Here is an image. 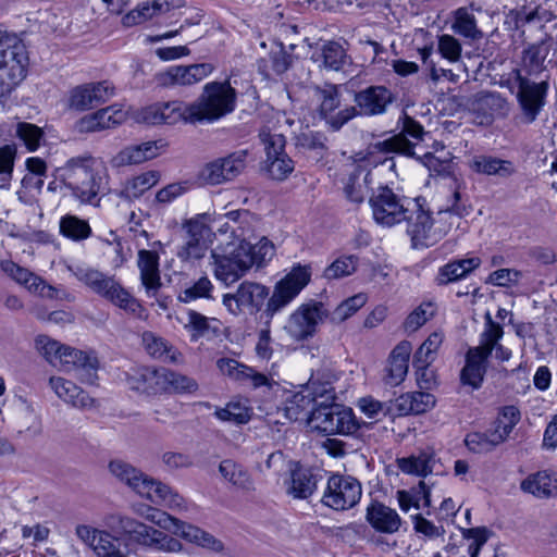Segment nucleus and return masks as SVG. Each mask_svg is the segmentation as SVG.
<instances>
[{
  "mask_svg": "<svg viewBox=\"0 0 557 557\" xmlns=\"http://www.w3.org/2000/svg\"><path fill=\"white\" fill-rule=\"evenodd\" d=\"M69 271L91 292L109 300L114 306L140 319L146 317L144 307L114 276L107 275L85 264L69 265Z\"/></svg>",
  "mask_w": 557,
  "mask_h": 557,
  "instance_id": "nucleus-1",
  "label": "nucleus"
},
{
  "mask_svg": "<svg viewBox=\"0 0 557 557\" xmlns=\"http://www.w3.org/2000/svg\"><path fill=\"white\" fill-rule=\"evenodd\" d=\"M236 91L228 82L208 83L198 103L188 107L181 116L195 123L215 121L231 113L235 108Z\"/></svg>",
  "mask_w": 557,
  "mask_h": 557,
  "instance_id": "nucleus-2",
  "label": "nucleus"
},
{
  "mask_svg": "<svg viewBox=\"0 0 557 557\" xmlns=\"http://www.w3.org/2000/svg\"><path fill=\"white\" fill-rule=\"evenodd\" d=\"M504 330L500 324L493 321L490 313L485 314L484 330L480 334V344L467 351L466 364L461 370L460 380L463 385L479 388L486 372L487 359L491 356L494 344L500 341Z\"/></svg>",
  "mask_w": 557,
  "mask_h": 557,
  "instance_id": "nucleus-3",
  "label": "nucleus"
},
{
  "mask_svg": "<svg viewBox=\"0 0 557 557\" xmlns=\"http://www.w3.org/2000/svg\"><path fill=\"white\" fill-rule=\"evenodd\" d=\"M109 472L128 486L137 496L154 505H163L171 496V487L144 473L133 465L113 459L108 465Z\"/></svg>",
  "mask_w": 557,
  "mask_h": 557,
  "instance_id": "nucleus-4",
  "label": "nucleus"
},
{
  "mask_svg": "<svg viewBox=\"0 0 557 557\" xmlns=\"http://www.w3.org/2000/svg\"><path fill=\"white\" fill-rule=\"evenodd\" d=\"M511 82L518 88L516 98L521 112V121L525 124H531L536 121L547 103L548 79L534 82L522 75L521 70L516 69L509 74L505 84V86L513 91Z\"/></svg>",
  "mask_w": 557,
  "mask_h": 557,
  "instance_id": "nucleus-5",
  "label": "nucleus"
},
{
  "mask_svg": "<svg viewBox=\"0 0 557 557\" xmlns=\"http://www.w3.org/2000/svg\"><path fill=\"white\" fill-rule=\"evenodd\" d=\"M28 53L17 36L7 37L0 49V97L10 95L26 77Z\"/></svg>",
  "mask_w": 557,
  "mask_h": 557,
  "instance_id": "nucleus-6",
  "label": "nucleus"
},
{
  "mask_svg": "<svg viewBox=\"0 0 557 557\" xmlns=\"http://www.w3.org/2000/svg\"><path fill=\"white\" fill-rule=\"evenodd\" d=\"M447 213H435L419 207L407 219V233L414 248H428L438 243L448 232Z\"/></svg>",
  "mask_w": 557,
  "mask_h": 557,
  "instance_id": "nucleus-7",
  "label": "nucleus"
},
{
  "mask_svg": "<svg viewBox=\"0 0 557 557\" xmlns=\"http://www.w3.org/2000/svg\"><path fill=\"white\" fill-rule=\"evenodd\" d=\"M245 249L239 248V243L232 242L211 251L210 264L218 281L231 285L246 274L251 259L247 257Z\"/></svg>",
  "mask_w": 557,
  "mask_h": 557,
  "instance_id": "nucleus-8",
  "label": "nucleus"
},
{
  "mask_svg": "<svg viewBox=\"0 0 557 557\" xmlns=\"http://www.w3.org/2000/svg\"><path fill=\"white\" fill-rule=\"evenodd\" d=\"M395 162L393 159L384 160L380 165L371 166L368 160H359L350 164L347 177L343 182V190L348 201L359 205L362 203L373 184V176L384 170L394 171Z\"/></svg>",
  "mask_w": 557,
  "mask_h": 557,
  "instance_id": "nucleus-9",
  "label": "nucleus"
},
{
  "mask_svg": "<svg viewBox=\"0 0 557 557\" xmlns=\"http://www.w3.org/2000/svg\"><path fill=\"white\" fill-rule=\"evenodd\" d=\"M276 131V125L268 122L260 131L259 137L267 153L264 161L267 172L271 178L284 181L294 171V162L284 152L285 137L283 133Z\"/></svg>",
  "mask_w": 557,
  "mask_h": 557,
  "instance_id": "nucleus-10",
  "label": "nucleus"
},
{
  "mask_svg": "<svg viewBox=\"0 0 557 557\" xmlns=\"http://www.w3.org/2000/svg\"><path fill=\"white\" fill-rule=\"evenodd\" d=\"M311 280L310 265L296 264L275 285L265 308L268 317L272 318L288 306Z\"/></svg>",
  "mask_w": 557,
  "mask_h": 557,
  "instance_id": "nucleus-11",
  "label": "nucleus"
},
{
  "mask_svg": "<svg viewBox=\"0 0 557 557\" xmlns=\"http://www.w3.org/2000/svg\"><path fill=\"white\" fill-rule=\"evenodd\" d=\"M313 98L318 102L317 112L319 116L333 131H338L356 116L357 111L355 107H342L341 94L336 85L317 86L313 89Z\"/></svg>",
  "mask_w": 557,
  "mask_h": 557,
  "instance_id": "nucleus-12",
  "label": "nucleus"
},
{
  "mask_svg": "<svg viewBox=\"0 0 557 557\" xmlns=\"http://www.w3.org/2000/svg\"><path fill=\"white\" fill-rule=\"evenodd\" d=\"M407 203L405 197L396 195L387 185L380 186L369 198L374 221L388 227L407 221Z\"/></svg>",
  "mask_w": 557,
  "mask_h": 557,
  "instance_id": "nucleus-13",
  "label": "nucleus"
},
{
  "mask_svg": "<svg viewBox=\"0 0 557 557\" xmlns=\"http://www.w3.org/2000/svg\"><path fill=\"white\" fill-rule=\"evenodd\" d=\"M362 495L361 483L345 474H332L322 495V504L334 510L344 511L355 507Z\"/></svg>",
  "mask_w": 557,
  "mask_h": 557,
  "instance_id": "nucleus-14",
  "label": "nucleus"
},
{
  "mask_svg": "<svg viewBox=\"0 0 557 557\" xmlns=\"http://www.w3.org/2000/svg\"><path fill=\"white\" fill-rule=\"evenodd\" d=\"M314 429L324 434L350 435L360 428L352 409L339 405H329L314 409L311 416Z\"/></svg>",
  "mask_w": 557,
  "mask_h": 557,
  "instance_id": "nucleus-15",
  "label": "nucleus"
},
{
  "mask_svg": "<svg viewBox=\"0 0 557 557\" xmlns=\"http://www.w3.org/2000/svg\"><path fill=\"white\" fill-rule=\"evenodd\" d=\"M114 519L119 523L121 533L133 543L164 552H171L173 549L174 541L164 532L129 516L117 515Z\"/></svg>",
  "mask_w": 557,
  "mask_h": 557,
  "instance_id": "nucleus-16",
  "label": "nucleus"
},
{
  "mask_svg": "<svg viewBox=\"0 0 557 557\" xmlns=\"http://www.w3.org/2000/svg\"><path fill=\"white\" fill-rule=\"evenodd\" d=\"M327 317V311L322 302L310 301L300 305L288 317L284 330L296 342L312 337L319 323Z\"/></svg>",
  "mask_w": 557,
  "mask_h": 557,
  "instance_id": "nucleus-17",
  "label": "nucleus"
},
{
  "mask_svg": "<svg viewBox=\"0 0 557 557\" xmlns=\"http://www.w3.org/2000/svg\"><path fill=\"white\" fill-rule=\"evenodd\" d=\"M210 223L211 216L205 213L191 218L184 224L185 243L178 251L182 260H197L205 256L208 245L212 242Z\"/></svg>",
  "mask_w": 557,
  "mask_h": 557,
  "instance_id": "nucleus-18",
  "label": "nucleus"
},
{
  "mask_svg": "<svg viewBox=\"0 0 557 557\" xmlns=\"http://www.w3.org/2000/svg\"><path fill=\"white\" fill-rule=\"evenodd\" d=\"M131 389L147 395L166 393L174 383V375L164 368L134 367L126 374Z\"/></svg>",
  "mask_w": 557,
  "mask_h": 557,
  "instance_id": "nucleus-19",
  "label": "nucleus"
},
{
  "mask_svg": "<svg viewBox=\"0 0 557 557\" xmlns=\"http://www.w3.org/2000/svg\"><path fill=\"white\" fill-rule=\"evenodd\" d=\"M269 297V288L257 282L244 281L235 294H225L223 305L232 314H239L243 310L250 313L259 312Z\"/></svg>",
  "mask_w": 557,
  "mask_h": 557,
  "instance_id": "nucleus-20",
  "label": "nucleus"
},
{
  "mask_svg": "<svg viewBox=\"0 0 557 557\" xmlns=\"http://www.w3.org/2000/svg\"><path fill=\"white\" fill-rule=\"evenodd\" d=\"M75 534L92 550L95 557H129L128 552L121 547L119 539L107 530L77 524Z\"/></svg>",
  "mask_w": 557,
  "mask_h": 557,
  "instance_id": "nucleus-21",
  "label": "nucleus"
},
{
  "mask_svg": "<svg viewBox=\"0 0 557 557\" xmlns=\"http://www.w3.org/2000/svg\"><path fill=\"white\" fill-rule=\"evenodd\" d=\"M1 270L13 281L23 285L30 293L49 299H63L66 297L64 290L47 284L41 277L35 275L28 269L18 265L12 260H2Z\"/></svg>",
  "mask_w": 557,
  "mask_h": 557,
  "instance_id": "nucleus-22",
  "label": "nucleus"
},
{
  "mask_svg": "<svg viewBox=\"0 0 557 557\" xmlns=\"http://www.w3.org/2000/svg\"><path fill=\"white\" fill-rule=\"evenodd\" d=\"M247 151L239 150L208 163L201 171V180L210 185H219L238 176L246 168Z\"/></svg>",
  "mask_w": 557,
  "mask_h": 557,
  "instance_id": "nucleus-23",
  "label": "nucleus"
},
{
  "mask_svg": "<svg viewBox=\"0 0 557 557\" xmlns=\"http://www.w3.org/2000/svg\"><path fill=\"white\" fill-rule=\"evenodd\" d=\"M137 265L140 271V280L146 289L147 296L156 298L160 308L164 310L168 309L171 299L169 297L162 299V295L160 293L162 284L160 282L158 255L151 250H140L138 252Z\"/></svg>",
  "mask_w": 557,
  "mask_h": 557,
  "instance_id": "nucleus-24",
  "label": "nucleus"
},
{
  "mask_svg": "<svg viewBox=\"0 0 557 557\" xmlns=\"http://www.w3.org/2000/svg\"><path fill=\"white\" fill-rule=\"evenodd\" d=\"M113 94V86L108 82L79 85L70 91L69 106L78 111L89 110L109 100Z\"/></svg>",
  "mask_w": 557,
  "mask_h": 557,
  "instance_id": "nucleus-25",
  "label": "nucleus"
},
{
  "mask_svg": "<svg viewBox=\"0 0 557 557\" xmlns=\"http://www.w3.org/2000/svg\"><path fill=\"white\" fill-rule=\"evenodd\" d=\"M97 157L86 154L69 159L64 165L54 171V176L70 188L79 198L84 182L88 175L89 166L95 163Z\"/></svg>",
  "mask_w": 557,
  "mask_h": 557,
  "instance_id": "nucleus-26",
  "label": "nucleus"
},
{
  "mask_svg": "<svg viewBox=\"0 0 557 557\" xmlns=\"http://www.w3.org/2000/svg\"><path fill=\"white\" fill-rule=\"evenodd\" d=\"M165 148L166 144L162 139L129 145L111 159V164L114 168L140 164L159 157L165 151Z\"/></svg>",
  "mask_w": 557,
  "mask_h": 557,
  "instance_id": "nucleus-27",
  "label": "nucleus"
},
{
  "mask_svg": "<svg viewBox=\"0 0 557 557\" xmlns=\"http://www.w3.org/2000/svg\"><path fill=\"white\" fill-rule=\"evenodd\" d=\"M424 129L422 125L413 119L406 116L404 121L403 132L375 145L382 152H399L408 157L414 156V144L407 137L420 141L423 139Z\"/></svg>",
  "mask_w": 557,
  "mask_h": 557,
  "instance_id": "nucleus-28",
  "label": "nucleus"
},
{
  "mask_svg": "<svg viewBox=\"0 0 557 557\" xmlns=\"http://www.w3.org/2000/svg\"><path fill=\"white\" fill-rule=\"evenodd\" d=\"M49 383L55 395L74 408L91 410L98 407L97 399L91 397L87 392L83 391L70 380L61 376H52L50 377Z\"/></svg>",
  "mask_w": 557,
  "mask_h": 557,
  "instance_id": "nucleus-29",
  "label": "nucleus"
},
{
  "mask_svg": "<svg viewBox=\"0 0 557 557\" xmlns=\"http://www.w3.org/2000/svg\"><path fill=\"white\" fill-rule=\"evenodd\" d=\"M128 113L120 104L109 106L78 121L81 132L92 133L115 127L126 121Z\"/></svg>",
  "mask_w": 557,
  "mask_h": 557,
  "instance_id": "nucleus-30",
  "label": "nucleus"
},
{
  "mask_svg": "<svg viewBox=\"0 0 557 557\" xmlns=\"http://www.w3.org/2000/svg\"><path fill=\"white\" fill-rule=\"evenodd\" d=\"M109 181L110 176L106 162L101 158H97L95 163L89 166L78 199L84 203H95L98 196L109 189Z\"/></svg>",
  "mask_w": 557,
  "mask_h": 557,
  "instance_id": "nucleus-31",
  "label": "nucleus"
},
{
  "mask_svg": "<svg viewBox=\"0 0 557 557\" xmlns=\"http://www.w3.org/2000/svg\"><path fill=\"white\" fill-rule=\"evenodd\" d=\"M411 350L412 346L407 341L400 342L392 350L385 369L386 374L384 375L386 384L396 386L405 380L408 373Z\"/></svg>",
  "mask_w": 557,
  "mask_h": 557,
  "instance_id": "nucleus-32",
  "label": "nucleus"
},
{
  "mask_svg": "<svg viewBox=\"0 0 557 557\" xmlns=\"http://www.w3.org/2000/svg\"><path fill=\"white\" fill-rule=\"evenodd\" d=\"M366 520L375 531L387 534L397 532L401 524L397 511L379 502H373L367 507Z\"/></svg>",
  "mask_w": 557,
  "mask_h": 557,
  "instance_id": "nucleus-33",
  "label": "nucleus"
},
{
  "mask_svg": "<svg viewBox=\"0 0 557 557\" xmlns=\"http://www.w3.org/2000/svg\"><path fill=\"white\" fill-rule=\"evenodd\" d=\"M161 175L156 170H149L127 177L116 193L120 198L135 200L158 184Z\"/></svg>",
  "mask_w": 557,
  "mask_h": 557,
  "instance_id": "nucleus-34",
  "label": "nucleus"
},
{
  "mask_svg": "<svg viewBox=\"0 0 557 557\" xmlns=\"http://www.w3.org/2000/svg\"><path fill=\"white\" fill-rule=\"evenodd\" d=\"M335 379V374L329 370H317L305 385L314 397V404H318L319 408L332 405L335 400V391L332 386Z\"/></svg>",
  "mask_w": 557,
  "mask_h": 557,
  "instance_id": "nucleus-35",
  "label": "nucleus"
},
{
  "mask_svg": "<svg viewBox=\"0 0 557 557\" xmlns=\"http://www.w3.org/2000/svg\"><path fill=\"white\" fill-rule=\"evenodd\" d=\"M176 537L196 544L213 553H222L224 544L214 535L188 522L176 519Z\"/></svg>",
  "mask_w": 557,
  "mask_h": 557,
  "instance_id": "nucleus-36",
  "label": "nucleus"
},
{
  "mask_svg": "<svg viewBox=\"0 0 557 557\" xmlns=\"http://www.w3.org/2000/svg\"><path fill=\"white\" fill-rule=\"evenodd\" d=\"M314 397L310 391L301 386L299 391L286 392L282 411L284 417L289 421H298L312 410Z\"/></svg>",
  "mask_w": 557,
  "mask_h": 557,
  "instance_id": "nucleus-37",
  "label": "nucleus"
},
{
  "mask_svg": "<svg viewBox=\"0 0 557 557\" xmlns=\"http://www.w3.org/2000/svg\"><path fill=\"white\" fill-rule=\"evenodd\" d=\"M355 101L364 114H380L392 102V94L383 86H372L358 92Z\"/></svg>",
  "mask_w": 557,
  "mask_h": 557,
  "instance_id": "nucleus-38",
  "label": "nucleus"
},
{
  "mask_svg": "<svg viewBox=\"0 0 557 557\" xmlns=\"http://www.w3.org/2000/svg\"><path fill=\"white\" fill-rule=\"evenodd\" d=\"M521 419L520 410L516 406H505L488 430L494 443L498 445L507 441L515 426Z\"/></svg>",
  "mask_w": 557,
  "mask_h": 557,
  "instance_id": "nucleus-39",
  "label": "nucleus"
},
{
  "mask_svg": "<svg viewBox=\"0 0 557 557\" xmlns=\"http://www.w3.org/2000/svg\"><path fill=\"white\" fill-rule=\"evenodd\" d=\"M469 168L483 175H494L498 177H509L515 172V165L511 161L503 160L492 156H476L469 162Z\"/></svg>",
  "mask_w": 557,
  "mask_h": 557,
  "instance_id": "nucleus-40",
  "label": "nucleus"
},
{
  "mask_svg": "<svg viewBox=\"0 0 557 557\" xmlns=\"http://www.w3.org/2000/svg\"><path fill=\"white\" fill-rule=\"evenodd\" d=\"M396 463L400 471L406 474L425 478L433 473L436 458L431 451H421L418 455L397 458Z\"/></svg>",
  "mask_w": 557,
  "mask_h": 557,
  "instance_id": "nucleus-41",
  "label": "nucleus"
},
{
  "mask_svg": "<svg viewBox=\"0 0 557 557\" xmlns=\"http://www.w3.org/2000/svg\"><path fill=\"white\" fill-rule=\"evenodd\" d=\"M480 263L481 260L474 257L451 261L440 269L436 281L440 285L458 281L476 269Z\"/></svg>",
  "mask_w": 557,
  "mask_h": 557,
  "instance_id": "nucleus-42",
  "label": "nucleus"
},
{
  "mask_svg": "<svg viewBox=\"0 0 557 557\" xmlns=\"http://www.w3.org/2000/svg\"><path fill=\"white\" fill-rule=\"evenodd\" d=\"M550 44L541 41L530 46L523 51L522 66L528 75H537L546 70V59L549 54Z\"/></svg>",
  "mask_w": 557,
  "mask_h": 557,
  "instance_id": "nucleus-43",
  "label": "nucleus"
},
{
  "mask_svg": "<svg viewBox=\"0 0 557 557\" xmlns=\"http://www.w3.org/2000/svg\"><path fill=\"white\" fill-rule=\"evenodd\" d=\"M174 114V107L171 102L156 103L148 106L132 113V119L137 123L148 125H159L170 123V119Z\"/></svg>",
  "mask_w": 557,
  "mask_h": 557,
  "instance_id": "nucleus-44",
  "label": "nucleus"
},
{
  "mask_svg": "<svg viewBox=\"0 0 557 557\" xmlns=\"http://www.w3.org/2000/svg\"><path fill=\"white\" fill-rule=\"evenodd\" d=\"M317 488V482L309 470L296 468L292 470L290 481L287 486V493L294 498H308Z\"/></svg>",
  "mask_w": 557,
  "mask_h": 557,
  "instance_id": "nucleus-45",
  "label": "nucleus"
},
{
  "mask_svg": "<svg viewBox=\"0 0 557 557\" xmlns=\"http://www.w3.org/2000/svg\"><path fill=\"white\" fill-rule=\"evenodd\" d=\"M397 500L400 509L405 512L411 508L419 509L423 502L425 507L431 506V486L425 481H420L418 486L410 491H398Z\"/></svg>",
  "mask_w": 557,
  "mask_h": 557,
  "instance_id": "nucleus-46",
  "label": "nucleus"
},
{
  "mask_svg": "<svg viewBox=\"0 0 557 557\" xmlns=\"http://www.w3.org/2000/svg\"><path fill=\"white\" fill-rule=\"evenodd\" d=\"M521 488L536 497H548L557 493V478L545 471L537 472L522 481Z\"/></svg>",
  "mask_w": 557,
  "mask_h": 557,
  "instance_id": "nucleus-47",
  "label": "nucleus"
},
{
  "mask_svg": "<svg viewBox=\"0 0 557 557\" xmlns=\"http://www.w3.org/2000/svg\"><path fill=\"white\" fill-rule=\"evenodd\" d=\"M472 212V206L463 199L459 186L455 189L453 195L447 201L445 209L438 210L437 213H447L446 219L449 223V231L455 227H460L461 220Z\"/></svg>",
  "mask_w": 557,
  "mask_h": 557,
  "instance_id": "nucleus-48",
  "label": "nucleus"
},
{
  "mask_svg": "<svg viewBox=\"0 0 557 557\" xmlns=\"http://www.w3.org/2000/svg\"><path fill=\"white\" fill-rule=\"evenodd\" d=\"M397 401L399 411L414 414L426 412L435 405L434 396L424 392L404 394L397 399Z\"/></svg>",
  "mask_w": 557,
  "mask_h": 557,
  "instance_id": "nucleus-49",
  "label": "nucleus"
},
{
  "mask_svg": "<svg viewBox=\"0 0 557 557\" xmlns=\"http://www.w3.org/2000/svg\"><path fill=\"white\" fill-rule=\"evenodd\" d=\"M472 111L484 116L502 112L507 108V101L500 95L495 92H479L470 100Z\"/></svg>",
  "mask_w": 557,
  "mask_h": 557,
  "instance_id": "nucleus-50",
  "label": "nucleus"
},
{
  "mask_svg": "<svg viewBox=\"0 0 557 557\" xmlns=\"http://www.w3.org/2000/svg\"><path fill=\"white\" fill-rule=\"evenodd\" d=\"M219 471L221 475L237 488L249 491L252 488V480L249 473L238 463L231 459L220 462Z\"/></svg>",
  "mask_w": 557,
  "mask_h": 557,
  "instance_id": "nucleus-51",
  "label": "nucleus"
},
{
  "mask_svg": "<svg viewBox=\"0 0 557 557\" xmlns=\"http://www.w3.org/2000/svg\"><path fill=\"white\" fill-rule=\"evenodd\" d=\"M60 233L69 239L79 242L91 235V227L87 221L66 214L60 220Z\"/></svg>",
  "mask_w": 557,
  "mask_h": 557,
  "instance_id": "nucleus-52",
  "label": "nucleus"
},
{
  "mask_svg": "<svg viewBox=\"0 0 557 557\" xmlns=\"http://www.w3.org/2000/svg\"><path fill=\"white\" fill-rule=\"evenodd\" d=\"M239 248H247V257L251 259L249 269L252 265L262 267L270 261L275 253L274 245L267 238L260 239L256 245L242 240L239 242Z\"/></svg>",
  "mask_w": 557,
  "mask_h": 557,
  "instance_id": "nucleus-53",
  "label": "nucleus"
},
{
  "mask_svg": "<svg viewBox=\"0 0 557 557\" xmlns=\"http://www.w3.org/2000/svg\"><path fill=\"white\" fill-rule=\"evenodd\" d=\"M214 416L221 421L244 424L250 420L251 409L246 401L232 400L225 407L216 409Z\"/></svg>",
  "mask_w": 557,
  "mask_h": 557,
  "instance_id": "nucleus-54",
  "label": "nucleus"
},
{
  "mask_svg": "<svg viewBox=\"0 0 557 557\" xmlns=\"http://www.w3.org/2000/svg\"><path fill=\"white\" fill-rule=\"evenodd\" d=\"M132 510L135 515L154 523L163 530H170L174 527V518L171 515L148 504L136 503L132 506Z\"/></svg>",
  "mask_w": 557,
  "mask_h": 557,
  "instance_id": "nucleus-55",
  "label": "nucleus"
},
{
  "mask_svg": "<svg viewBox=\"0 0 557 557\" xmlns=\"http://www.w3.org/2000/svg\"><path fill=\"white\" fill-rule=\"evenodd\" d=\"M368 301V296L363 293L356 294L342 301L331 313L330 320L333 323H342L352 317Z\"/></svg>",
  "mask_w": 557,
  "mask_h": 557,
  "instance_id": "nucleus-56",
  "label": "nucleus"
},
{
  "mask_svg": "<svg viewBox=\"0 0 557 557\" xmlns=\"http://www.w3.org/2000/svg\"><path fill=\"white\" fill-rule=\"evenodd\" d=\"M359 259L355 255L341 256L335 259L323 272L326 280H339L354 274L357 270Z\"/></svg>",
  "mask_w": 557,
  "mask_h": 557,
  "instance_id": "nucleus-57",
  "label": "nucleus"
},
{
  "mask_svg": "<svg viewBox=\"0 0 557 557\" xmlns=\"http://www.w3.org/2000/svg\"><path fill=\"white\" fill-rule=\"evenodd\" d=\"M213 70L210 63L176 65V84L191 85L202 81Z\"/></svg>",
  "mask_w": 557,
  "mask_h": 557,
  "instance_id": "nucleus-58",
  "label": "nucleus"
},
{
  "mask_svg": "<svg viewBox=\"0 0 557 557\" xmlns=\"http://www.w3.org/2000/svg\"><path fill=\"white\" fill-rule=\"evenodd\" d=\"M444 335L434 332L422 343L414 354V364L430 366L436 358L438 348L443 343Z\"/></svg>",
  "mask_w": 557,
  "mask_h": 557,
  "instance_id": "nucleus-59",
  "label": "nucleus"
},
{
  "mask_svg": "<svg viewBox=\"0 0 557 557\" xmlns=\"http://www.w3.org/2000/svg\"><path fill=\"white\" fill-rule=\"evenodd\" d=\"M436 312V305L432 301H423L405 320L404 326L408 332H416L424 325Z\"/></svg>",
  "mask_w": 557,
  "mask_h": 557,
  "instance_id": "nucleus-60",
  "label": "nucleus"
},
{
  "mask_svg": "<svg viewBox=\"0 0 557 557\" xmlns=\"http://www.w3.org/2000/svg\"><path fill=\"white\" fill-rule=\"evenodd\" d=\"M16 136L23 141L28 151H36L44 137L42 129L35 124L20 122L16 126Z\"/></svg>",
  "mask_w": 557,
  "mask_h": 557,
  "instance_id": "nucleus-61",
  "label": "nucleus"
},
{
  "mask_svg": "<svg viewBox=\"0 0 557 557\" xmlns=\"http://www.w3.org/2000/svg\"><path fill=\"white\" fill-rule=\"evenodd\" d=\"M453 28L456 33L468 38L475 39L482 36L481 32L476 27L475 17L463 8L457 10Z\"/></svg>",
  "mask_w": 557,
  "mask_h": 557,
  "instance_id": "nucleus-62",
  "label": "nucleus"
},
{
  "mask_svg": "<svg viewBox=\"0 0 557 557\" xmlns=\"http://www.w3.org/2000/svg\"><path fill=\"white\" fill-rule=\"evenodd\" d=\"M16 148L5 145L0 148V188H8L12 178Z\"/></svg>",
  "mask_w": 557,
  "mask_h": 557,
  "instance_id": "nucleus-63",
  "label": "nucleus"
},
{
  "mask_svg": "<svg viewBox=\"0 0 557 557\" xmlns=\"http://www.w3.org/2000/svg\"><path fill=\"white\" fill-rule=\"evenodd\" d=\"M323 65L325 69L338 71L346 63V53L343 47L334 41L327 42L322 49Z\"/></svg>",
  "mask_w": 557,
  "mask_h": 557,
  "instance_id": "nucleus-64",
  "label": "nucleus"
}]
</instances>
